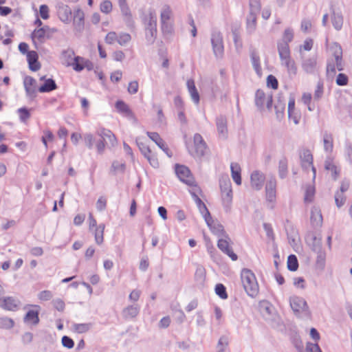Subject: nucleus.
Returning a JSON list of instances; mask_svg holds the SVG:
<instances>
[{"instance_id": "a18cd8bd", "label": "nucleus", "mask_w": 352, "mask_h": 352, "mask_svg": "<svg viewBox=\"0 0 352 352\" xmlns=\"http://www.w3.org/2000/svg\"><path fill=\"white\" fill-rule=\"evenodd\" d=\"M229 340L227 337H221L217 344L218 351L217 352H227Z\"/></svg>"}, {"instance_id": "9b49d317", "label": "nucleus", "mask_w": 352, "mask_h": 352, "mask_svg": "<svg viewBox=\"0 0 352 352\" xmlns=\"http://www.w3.org/2000/svg\"><path fill=\"white\" fill-rule=\"evenodd\" d=\"M289 302L290 306L295 313H309V307L304 298L295 296L290 298Z\"/></svg>"}, {"instance_id": "0e129e2a", "label": "nucleus", "mask_w": 352, "mask_h": 352, "mask_svg": "<svg viewBox=\"0 0 352 352\" xmlns=\"http://www.w3.org/2000/svg\"><path fill=\"white\" fill-rule=\"evenodd\" d=\"M125 169V165L123 163H120L118 162H115L113 163L111 166V171L116 174L118 172H124Z\"/></svg>"}, {"instance_id": "6ab92c4d", "label": "nucleus", "mask_w": 352, "mask_h": 352, "mask_svg": "<svg viewBox=\"0 0 352 352\" xmlns=\"http://www.w3.org/2000/svg\"><path fill=\"white\" fill-rule=\"evenodd\" d=\"M212 45L216 56H221L223 54V38L220 33H214L212 35Z\"/></svg>"}, {"instance_id": "c85d7f7f", "label": "nucleus", "mask_w": 352, "mask_h": 352, "mask_svg": "<svg viewBox=\"0 0 352 352\" xmlns=\"http://www.w3.org/2000/svg\"><path fill=\"white\" fill-rule=\"evenodd\" d=\"M206 214L205 215V220L207 223V225L210 228L211 232L216 234L218 236H220V235H223L224 234V230L221 225H218V230L216 232L214 230V228H212V225H214V221L208 212V210L206 211Z\"/></svg>"}, {"instance_id": "a19ab883", "label": "nucleus", "mask_w": 352, "mask_h": 352, "mask_svg": "<svg viewBox=\"0 0 352 352\" xmlns=\"http://www.w3.org/2000/svg\"><path fill=\"white\" fill-rule=\"evenodd\" d=\"M287 268L292 272H295L298 268V261L297 257L294 254H291L287 258Z\"/></svg>"}, {"instance_id": "f257e3e1", "label": "nucleus", "mask_w": 352, "mask_h": 352, "mask_svg": "<svg viewBox=\"0 0 352 352\" xmlns=\"http://www.w3.org/2000/svg\"><path fill=\"white\" fill-rule=\"evenodd\" d=\"M330 58L327 65V76L333 78L336 76L337 71L344 69L342 62V47L338 43H333L329 47Z\"/></svg>"}, {"instance_id": "864d4df0", "label": "nucleus", "mask_w": 352, "mask_h": 352, "mask_svg": "<svg viewBox=\"0 0 352 352\" xmlns=\"http://www.w3.org/2000/svg\"><path fill=\"white\" fill-rule=\"evenodd\" d=\"M131 40V36L129 33H121L118 36V43L120 45H124L129 43Z\"/></svg>"}, {"instance_id": "58836bf2", "label": "nucleus", "mask_w": 352, "mask_h": 352, "mask_svg": "<svg viewBox=\"0 0 352 352\" xmlns=\"http://www.w3.org/2000/svg\"><path fill=\"white\" fill-rule=\"evenodd\" d=\"M251 60H252V63L254 70L258 75H261L262 69H261L260 57L254 52L251 54Z\"/></svg>"}, {"instance_id": "1a4fd4ad", "label": "nucleus", "mask_w": 352, "mask_h": 352, "mask_svg": "<svg viewBox=\"0 0 352 352\" xmlns=\"http://www.w3.org/2000/svg\"><path fill=\"white\" fill-rule=\"evenodd\" d=\"M255 104L260 109L266 107L271 109L273 102L272 94H266L263 89H257L255 93Z\"/></svg>"}, {"instance_id": "5701e85b", "label": "nucleus", "mask_w": 352, "mask_h": 352, "mask_svg": "<svg viewBox=\"0 0 352 352\" xmlns=\"http://www.w3.org/2000/svg\"><path fill=\"white\" fill-rule=\"evenodd\" d=\"M26 57L30 70L36 72L40 69L41 64L38 62V56L36 52L33 50L28 52Z\"/></svg>"}, {"instance_id": "2f4dec72", "label": "nucleus", "mask_w": 352, "mask_h": 352, "mask_svg": "<svg viewBox=\"0 0 352 352\" xmlns=\"http://www.w3.org/2000/svg\"><path fill=\"white\" fill-rule=\"evenodd\" d=\"M57 88L55 81L52 78H48L45 80L43 85L38 87V91L41 93L50 92L55 90Z\"/></svg>"}, {"instance_id": "0eeeda50", "label": "nucleus", "mask_w": 352, "mask_h": 352, "mask_svg": "<svg viewBox=\"0 0 352 352\" xmlns=\"http://www.w3.org/2000/svg\"><path fill=\"white\" fill-rule=\"evenodd\" d=\"M56 32L57 30L56 28L45 25L39 28H36L32 32L31 37L34 45L37 43H43L46 40L52 38Z\"/></svg>"}, {"instance_id": "412c9836", "label": "nucleus", "mask_w": 352, "mask_h": 352, "mask_svg": "<svg viewBox=\"0 0 352 352\" xmlns=\"http://www.w3.org/2000/svg\"><path fill=\"white\" fill-rule=\"evenodd\" d=\"M324 168L331 173L333 180H337L340 175V168L337 166L331 158L327 159L324 162Z\"/></svg>"}, {"instance_id": "37998d69", "label": "nucleus", "mask_w": 352, "mask_h": 352, "mask_svg": "<svg viewBox=\"0 0 352 352\" xmlns=\"http://www.w3.org/2000/svg\"><path fill=\"white\" fill-rule=\"evenodd\" d=\"M14 325V320L8 317L0 318V328L4 329H12Z\"/></svg>"}, {"instance_id": "de8ad7c7", "label": "nucleus", "mask_w": 352, "mask_h": 352, "mask_svg": "<svg viewBox=\"0 0 352 352\" xmlns=\"http://www.w3.org/2000/svg\"><path fill=\"white\" fill-rule=\"evenodd\" d=\"M90 324H74L72 327L73 330L78 333H83L87 332L90 329Z\"/></svg>"}, {"instance_id": "338daca9", "label": "nucleus", "mask_w": 352, "mask_h": 352, "mask_svg": "<svg viewBox=\"0 0 352 352\" xmlns=\"http://www.w3.org/2000/svg\"><path fill=\"white\" fill-rule=\"evenodd\" d=\"M250 11L256 14L261 8V3L260 0H250Z\"/></svg>"}, {"instance_id": "603ef678", "label": "nucleus", "mask_w": 352, "mask_h": 352, "mask_svg": "<svg viewBox=\"0 0 352 352\" xmlns=\"http://www.w3.org/2000/svg\"><path fill=\"white\" fill-rule=\"evenodd\" d=\"M215 292L222 299L228 298L226 287L223 284L219 283L216 285Z\"/></svg>"}, {"instance_id": "052dcab7", "label": "nucleus", "mask_w": 352, "mask_h": 352, "mask_svg": "<svg viewBox=\"0 0 352 352\" xmlns=\"http://www.w3.org/2000/svg\"><path fill=\"white\" fill-rule=\"evenodd\" d=\"M39 14L43 19H48L50 18L49 7L45 4L41 5L39 7Z\"/></svg>"}, {"instance_id": "20e7f679", "label": "nucleus", "mask_w": 352, "mask_h": 352, "mask_svg": "<svg viewBox=\"0 0 352 352\" xmlns=\"http://www.w3.org/2000/svg\"><path fill=\"white\" fill-rule=\"evenodd\" d=\"M160 27L164 34H170L173 32V14L170 7L168 5H164L161 10Z\"/></svg>"}, {"instance_id": "393cba45", "label": "nucleus", "mask_w": 352, "mask_h": 352, "mask_svg": "<svg viewBox=\"0 0 352 352\" xmlns=\"http://www.w3.org/2000/svg\"><path fill=\"white\" fill-rule=\"evenodd\" d=\"M97 134L101 138L102 140L106 142L109 140L111 144H114L117 142L116 137L115 135L109 129L104 128H100L97 131Z\"/></svg>"}, {"instance_id": "e2e57ef3", "label": "nucleus", "mask_w": 352, "mask_h": 352, "mask_svg": "<svg viewBox=\"0 0 352 352\" xmlns=\"http://www.w3.org/2000/svg\"><path fill=\"white\" fill-rule=\"evenodd\" d=\"M192 197H193V199L194 201H195L197 206H198V208H199L200 210H201L202 209L204 210L205 211H207L208 209L205 205V204L202 201V200L199 197V196L195 194V192H190Z\"/></svg>"}, {"instance_id": "680f3d73", "label": "nucleus", "mask_w": 352, "mask_h": 352, "mask_svg": "<svg viewBox=\"0 0 352 352\" xmlns=\"http://www.w3.org/2000/svg\"><path fill=\"white\" fill-rule=\"evenodd\" d=\"M346 201V197L342 192H336L335 195L336 204L338 208L342 207Z\"/></svg>"}, {"instance_id": "ea45409f", "label": "nucleus", "mask_w": 352, "mask_h": 352, "mask_svg": "<svg viewBox=\"0 0 352 352\" xmlns=\"http://www.w3.org/2000/svg\"><path fill=\"white\" fill-rule=\"evenodd\" d=\"M144 23L145 28H151L153 27V24L155 25V27L157 28L156 16L153 12H149L148 16H145Z\"/></svg>"}, {"instance_id": "6e6d98bb", "label": "nucleus", "mask_w": 352, "mask_h": 352, "mask_svg": "<svg viewBox=\"0 0 352 352\" xmlns=\"http://www.w3.org/2000/svg\"><path fill=\"white\" fill-rule=\"evenodd\" d=\"M267 86L271 87L273 89H277L278 88V82L276 78L273 75H269L267 78Z\"/></svg>"}, {"instance_id": "f03ea898", "label": "nucleus", "mask_w": 352, "mask_h": 352, "mask_svg": "<svg viewBox=\"0 0 352 352\" xmlns=\"http://www.w3.org/2000/svg\"><path fill=\"white\" fill-rule=\"evenodd\" d=\"M241 282L248 296L255 297L259 292V286L254 273L250 269L243 268L241 272Z\"/></svg>"}, {"instance_id": "dca6fc26", "label": "nucleus", "mask_w": 352, "mask_h": 352, "mask_svg": "<svg viewBox=\"0 0 352 352\" xmlns=\"http://www.w3.org/2000/svg\"><path fill=\"white\" fill-rule=\"evenodd\" d=\"M32 308L30 309L24 316V321L27 323L36 325L39 322V311L41 307L38 305H31Z\"/></svg>"}, {"instance_id": "c9c22d12", "label": "nucleus", "mask_w": 352, "mask_h": 352, "mask_svg": "<svg viewBox=\"0 0 352 352\" xmlns=\"http://www.w3.org/2000/svg\"><path fill=\"white\" fill-rule=\"evenodd\" d=\"M281 64L284 65L290 75H296L297 73V67L295 61L292 59L281 61Z\"/></svg>"}, {"instance_id": "13d9d810", "label": "nucleus", "mask_w": 352, "mask_h": 352, "mask_svg": "<svg viewBox=\"0 0 352 352\" xmlns=\"http://www.w3.org/2000/svg\"><path fill=\"white\" fill-rule=\"evenodd\" d=\"M40 301H47L52 298V293L50 290H43L38 294Z\"/></svg>"}, {"instance_id": "ddd939ff", "label": "nucleus", "mask_w": 352, "mask_h": 352, "mask_svg": "<svg viewBox=\"0 0 352 352\" xmlns=\"http://www.w3.org/2000/svg\"><path fill=\"white\" fill-rule=\"evenodd\" d=\"M20 305V301L12 296H6L0 300V307L6 311H15Z\"/></svg>"}, {"instance_id": "f704fd0d", "label": "nucleus", "mask_w": 352, "mask_h": 352, "mask_svg": "<svg viewBox=\"0 0 352 352\" xmlns=\"http://www.w3.org/2000/svg\"><path fill=\"white\" fill-rule=\"evenodd\" d=\"M311 221L315 225H321L322 216L320 210L317 208H313L311 212Z\"/></svg>"}, {"instance_id": "2eb2a0df", "label": "nucleus", "mask_w": 352, "mask_h": 352, "mask_svg": "<svg viewBox=\"0 0 352 352\" xmlns=\"http://www.w3.org/2000/svg\"><path fill=\"white\" fill-rule=\"evenodd\" d=\"M146 134L169 157L173 156L172 151L157 133L148 131Z\"/></svg>"}, {"instance_id": "79ce46f5", "label": "nucleus", "mask_w": 352, "mask_h": 352, "mask_svg": "<svg viewBox=\"0 0 352 352\" xmlns=\"http://www.w3.org/2000/svg\"><path fill=\"white\" fill-rule=\"evenodd\" d=\"M17 113H18V115H19L21 122H22L23 123H25V124H26L28 122V120L31 117L30 110L25 107H22V108L19 109L17 110Z\"/></svg>"}, {"instance_id": "423d86ee", "label": "nucleus", "mask_w": 352, "mask_h": 352, "mask_svg": "<svg viewBox=\"0 0 352 352\" xmlns=\"http://www.w3.org/2000/svg\"><path fill=\"white\" fill-rule=\"evenodd\" d=\"M209 151L208 147L202 136L196 133L193 136V144L189 147L190 153L195 157H201Z\"/></svg>"}, {"instance_id": "7ed1b4c3", "label": "nucleus", "mask_w": 352, "mask_h": 352, "mask_svg": "<svg viewBox=\"0 0 352 352\" xmlns=\"http://www.w3.org/2000/svg\"><path fill=\"white\" fill-rule=\"evenodd\" d=\"M63 57L67 62V65H71L76 72H79L85 69L91 71L94 69V65L89 60L79 56H74L72 50L64 51Z\"/></svg>"}, {"instance_id": "e433bc0d", "label": "nucleus", "mask_w": 352, "mask_h": 352, "mask_svg": "<svg viewBox=\"0 0 352 352\" xmlns=\"http://www.w3.org/2000/svg\"><path fill=\"white\" fill-rule=\"evenodd\" d=\"M323 144L324 151L331 153L333 148V139L331 134L326 133L323 138Z\"/></svg>"}, {"instance_id": "4c0bfd02", "label": "nucleus", "mask_w": 352, "mask_h": 352, "mask_svg": "<svg viewBox=\"0 0 352 352\" xmlns=\"http://www.w3.org/2000/svg\"><path fill=\"white\" fill-rule=\"evenodd\" d=\"M247 29L250 32L255 30L256 27V14L252 11L250 12V14L247 19Z\"/></svg>"}, {"instance_id": "49530a36", "label": "nucleus", "mask_w": 352, "mask_h": 352, "mask_svg": "<svg viewBox=\"0 0 352 352\" xmlns=\"http://www.w3.org/2000/svg\"><path fill=\"white\" fill-rule=\"evenodd\" d=\"M315 195V188L313 186H307L305 190L304 201L306 203L313 201Z\"/></svg>"}, {"instance_id": "f8f14e48", "label": "nucleus", "mask_w": 352, "mask_h": 352, "mask_svg": "<svg viewBox=\"0 0 352 352\" xmlns=\"http://www.w3.org/2000/svg\"><path fill=\"white\" fill-rule=\"evenodd\" d=\"M138 145L142 153L148 160L150 164L154 168H158L160 166L159 160L151 149L146 144L142 142H138Z\"/></svg>"}, {"instance_id": "774afa93", "label": "nucleus", "mask_w": 352, "mask_h": 352, "mask_svg": "<svg viewBox=\"0 0 352 352\" xmlns=\"http://www.w3.org/2000/svg\"><path fill=\"white\" fill-rule=\"evenodd\" d=\"M288 116L289 118L292 120L295 124H298L299 123L301 118L300 113L297 111L288 113Z\"/></svg>"}, {"instance_id": "b1692460", "label": "nucleus", "mask_w": 352, "mask_h": 352, "mask_svg": "<svg viewBox=\"0 0 352 352\" xmlns=\"http://www.w3.org/2000/svg\"><path fill=\"white\" fill-rule=\"evenodd\" d=\"M186 85L192 100L196 104H198L200 98L199 92L195 87V81L192 79H188Z\"/></svg>"}, {"instance_id": "bf43d9fd", "label": "nucleus", "mask_w": 352, "mask_h": 352, "mask_svg": "<svg viewBox=\"0 0 352 352\" xmlns=\"http://www.w3.org/2000/svg\"><path fill=\"white\" fill-rule=\"evenodd\" d=\"M118 34L115 32H109L107 34L104 41L107 44L112 45L118 42Z\"/></svg>"}, {"instance_id": "09e8293b", "label": "nucleus", "mask_w": 352, "mask_h": 352, "mask_svg": "<svg viewBox=\"0 0 352 352\" xmlns=\"http://www.w3.org/2000/svg\"><path fill=\"white\" fill-rule=\"evenodd\" d=\"M145 34L146 38L149 41L153 42L157 36V28L153 24L151 28H145Z\"/></svg>"}, {"instance_id": "9d476101", "label": "nucleus", "mask_w": 352, "mask_h": 352, "mask_svg": "<svg viewBox=\"0 0 352 352\" xmlns=\"http://www.w3.org/2000/svg\"><path fill=\"white\" fill-rule=\"evenodd\" d=\"M225 236V238H221L218 240L217 247L219 250H221L223 253L227 254L232 261H236L238 258L237 255L234 252L232 247L230 245V239L228 235H226L225 233L222 235Z\"/></svg>"}, {"instance_id": "a878e982", "label": "nucleus", "mask_w": 352, "mask_h": 352, "mask_svg": "<svg viewBox=\"0 0 352 352\" xmlns=\"http://www.w3.org/2000/svg\"><path fill=\"white\" fill-rule=\"evenodd\" d=\"M72 10L67 6H63L58 8V16L60 20L64 23H69L72 19Z\"/></svg>"}, {"instance_id": "7c9ffc66", "label": "nucleus", "mask_w": 352, "mask_h": 352, "mask_svg": "<svg viewBox=\"0 0 352 352\" xmlns=\"http://www.w3.org/2000/svg\"><path fill=\"white\" fill-rule=\"evenodd\" d=\"M105 226L103 223L98 225V226L91 231L95 238V241L98 245H101L104 241V232Z\"/></svg>"}, {"instance_id": "c756f323", "label": "nucleus", "mask_w": 352, "mask_h": 352, "mask_svg": "<svg viewBox=\"0 0 352 352\" xmlns=\"http://www.w3.org/2000/svg\"><path fill=\"white\" fill-rule=\"evenodd\" d=\"M24 87L28 94L33 95L36 92V80L31 76L24 79Z\"/></svg>"}, {"instance_id": "72a5a7b5", "label": "nucleus", "mask_w": 352, "mask_h": 352, "mask_svg": "<svg viewBox=\"0 0 352 352\" xmlns=\"http://www.w3.org/2000/svg\"><path fill=\"white\" fill-rule=\"evenodd\" d=\"M139 314V307L137 305L128 306L123 310V314L126 318H133Z\"/></svg>"}, {"instance_id": "6e6552de", "label": "nucleus", "mask_w": 352, "mask_h": 352, "mask_svg": "<svg viewBox=\"0 0 352 352\" xmlns=\"http://www.w3.org/2000/svg\"><path fill=\"white\" fill-rule=\"evenodd\" d=\"M175 173L178 178L188 186H194L197 192H201L199 187L195 184V181L189 168L184 165L175 166Z\"/></svg>"}, {"instance_id": "4d7b16f0", "label": "nucleus", "mask_w": 352, "mask_h": 352, "mask_svg": "<svg viewBox=\"0 0 352 352\" xmlns=\"http://www.w3.org/2000/svg\"><path fill=\"white\" fill-rule=\"evenodd\" d=\"M349 78L345 74L340 73L336 80V82L339 86H345L348 84Z\"/></svg>"}, {"instance_id": "3c124183", "label": "nucleus", "mask_w": 352, "mask_h": 352, "mask_svg": "<svg viewBox=\"0 0 352 352\" xmlns=\"http://www.w3.org/2000/svg\"><path fill=\"white\" fill-rule=\"evenodd\" d=\"M44 135L42 137V142L43 143L45 147L47 148V142L48 141H53L54 139V135L52 133V132L48 129L43 131Z\"/></svg>"}, {"instance_id": "c03bdc74", "label": "nucleus", "mask_w": 352, "mask_h": 352, "mask_svg": "<svg viewBox=\"0 0 352 352\" xmlns=\"http://www.w3.org/2000/svg\"><path fill=\"white\" fill-rule=\"evenodd\" d=\"M287 160L285 158L280 160L278 163V173L281 178L287 175Z\"/></svg>"}, {"instance_id": "4be33fe9", "label": "nucleus", "mask_w": 352, "mask_h": 352, "mask_svg": "<svg viewBox=\"0 0 352 352\" xmlns=\"http://www.w3.org/2000/svg\"><path fill=\"white\" fill-rule=\"evenodd\" d=\"M265 177L263 173L256 170L250 176L251 186L255 190H260L265 182Z\"/></svg>"}, {"instance_id": "473e14b6", "label": "nucleus", "mask_w": 352, "mask_h": 352, "mask_svg": "<svg viewBox=\"0 0 352 352\" xmlns=\"http://www.w3.org/2000/svg\"><path fill=\"white\" fill-rule=\"evenodd\" d=\"M216 124L219 135L225 138L228 133L226 119L223 117H220L217 118L216 121Z\"/></svg>"}, {"instance_id": "aec40b11", "label": "nucleus", "mask_w": 352, "mask_h": 352, "mask_svg": "<svg viewBox=\"0 0 352 352\" xmlns=\"http://www.w3.org/2000/svg\"><path fill=\"white\" fill-rule=\"evenodd\" d=\"M73 25L74 28L80 32L85 27V13L83 10L77 8L74 12Z\"/></svg>"}, {"instance_id": "a211bd4d", "label": "nucleus", "mask_w": 352, "mask_h": 352, "mask_svg": "<svg viewBox=\"0 0 352 352\" xmlns=\"http://www.w3.org/2000/svg\"><path fill=\"white\" fill-rule=\"evenodd\" d=\"M266 200L271 204H274L276 199V181L275 179L269 180L265 186Z\"/></svg>"}, {"instance_id": "bb28decb", "label": "nucleus", "mask_w": 352, "mask_h": 352, "mask_svg": "<svg viewBox=\"0 0 352 352\" xmlns=\"http://www.w3.org/2000/svg\"><path fill=\"white\" fill-rule=\"evenodd\" d=\"M278 51L280 61L292 58L289 44L287 43H280L278 45Z\"/></svg>"}, {"instance_id": "f3484780", "label": "nucleus", "mask_w": 352, "mask_h": 352, "mask_svg": "<svg viewBox=\"0 0 352 352\" xmlns=\"http://www.w3.org/2000/svg\"><path fill=\"white\" fill-rule=\"evenodd\" d=\"M115 107L118 113L122 114L124 116L133 122L137 121L135 114L129 108V105L123 100H118L115 104Z\"/></svg>"}, {"instance_id": "39448f33", "label": "nucleus", "mask_w": 352, "mask_h": 352, "mask_svg": "<svg viewBox=\"0 0 352 352\" xmlns=\"http://www.w3.org/2000/svg\"><path fill=\"white\" fill-rule=\"evenodd\" d=\"M220 190L222 204L227 210H230L232 202L233 192L228 177L220 180Z\"/></svg>"}, {"instance_id": "4468645a", "label": "nucleus", "mask_w": 352, "mask_h": 352, "mask_svg": "<svg viewBox=\"0 0 352 352\" xmlns=\"http://www.w3.org/2000/svg\"><path fill=\"white\" fill-rule=\"evenodd\" d=\"M301 166L305 169L311 168L313 172V178L315 179L316 175V169L313 164V155L309 150H305L300 155Z\"/></svg>"}, {"instance_id": "8fccbe9b", "label": "nucleus", "mask_w": 352, "mask_h": 352, "mask_svg": "<svg viewBox=\"0 0 352 352\" xmlns=\"http://www.w3.org/2000/svg\"><path fill=\"white\" fill-rule=\"evenodd\" d=\"M332 23L334 28L337 30H340L343 25V18L342 16L340 14H333V18H332Z\"/></svg>"}, {"instance_id": "69168bd1", "label": "nucleus", "mask_w": 352, "mask_h": 352, "mask_svg": "<svg viewBox=\"0 0 352 352\" xmlns=\"http://www.w3.org/2000/svg\"><path fill=\"white\" fill-rule=\"evenodd\" d=\"M139 89V84L137 80L131 81L129 83L128 85V92L130 94H135L138 92Z\"/></svg>"}, {"instance_id": "cd10ccee", "label": "nucleus", "mask_w": 352, "mask_h": 352, "mask_svg": "<svg viewBox=\"0 0 352 352\" xmlns=\"http://www.w3.org/2000/svg\"><path fill=\"white\" fill-rule=\"evenodd\" d=\"M231 168V175L233 181L237 185L241 184V168L240 165L238 163H232L230 165Z\"/></svg>"}, {"instance_id": "5fc2aeb1", "label": "nucleus", "mask_w": 352, "mask_h": 352, "mask_svg": "<svg viewBox=\"0 0 352 352\" xmlns=\"http://www.w3.org/2000/svg\"><path fill=\"white\" fill-rule=\"evenodd\" d=\"M113 8L112 3L109 0H105L102 1L100 4V11L105 14H109L111 12Z\"/></svg>"}]
</instances>
